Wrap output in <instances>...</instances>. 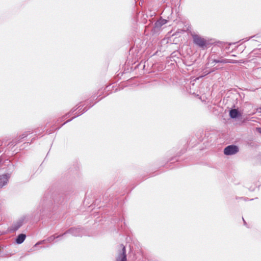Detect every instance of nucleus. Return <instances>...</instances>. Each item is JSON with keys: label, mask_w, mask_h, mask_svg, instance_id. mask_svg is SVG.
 Returning <instances> with one entry per match:
<instances>
[{"label": "nucleus", "mask_w": 261, "mask_h": 261, "mask_svg": "<svg viewBox=\"0 0 261 261\" xmlns=\"http://www.w3.org/2000/svg\"><path fill=\"white\" fill-rule=\"evenodd\" d=\"M194 43L201 48L206 47L207 44V41L205 39L197 35H192Z\"/></svg>", "instance_id": "f257e3e1"}, {"label": "nucleus", "mask_w": 261, "mask_h": 261, "mask_svg": "<svg viewBox=\"0 0 261 261\" xmlns=\"http://www.w3.org/2000/svg\"><path fill=\"white\" fill-rule=\"evenodd\" d=\"M239 151V148L236 145H229L225 148L224 153L225 155H229L234 154Z\"/></svg>", "instance_id": "f03ea898"}, {"label": "nucleus", "mask_w": 261, "mask_h": 261, "mask_svg": "<svg viewBox=\"0 0 261 261\" xmlns=\"http://www.w3.org/2000/svg\"><path fill=\"white\" fill-rule=\"evenodd\" d=\"M120 247L121 251L119 253L117 261H127L125 247L123 245H121Z\"/></svg>", "instance_id": "7ed1b4c3"}, {"label": "nucleus", "mask_w": 261, "mask_h": 261, "mask_svg": "<svg viewBox=\"0 0 261 261\" xmlns=\"http://www.w3.org/2000/svg\"><path fill=\"white\" fill-rule=\"evenodd\" d=\"M9 177L7 175H3L0 176V186L3 187L6 185L8 181Z\"/></svg>", "instance_id": "20e7f679"}, {"label": "nucleus", "mask_w": 261, "mask_h": 261, "mask_svg": "<svg viewBox=\"0 0 261 261\" xmlns=\"http://www.w3.org/2000/svg\"><path fill=\"white\" fill-rule=\"evenodd\" d=\"M241 115V114L237 109H232L229 111V116L232 118H236Z\"/></svg>", "instance_id": "39448f33"}, {"label": "nucleus", "mask_w": 261, "mask_h": 261, "mask_svg": "<svg viewBox=\"0 0 261 261\" xmlns=\"http://www.w3.org/2000/svg\"><path fill=\"white\" fill-rule=\"evenodd\" d=\"M25 234L23 233L20 234L18 236L16 240V242L18 244H21L22 242H23V241L25 239Z\"/></svg>", "instance_id": "423d86ee"}, {"label": "nucleus", "mask_w": 261, "mask_h": 261, "mask_svg": "<svg viewBox=\"0 0 261 261\" xmlns=\"http://www.w3.org/2000/svg\"><path fill=\"white\" fill-rule=\"evenodd\" d=\"M43 242H44V241L38 242V243L35 245V246H36V245H39V244H42Z\"/></svg>", "instance_id": "0eeeda50"}, {"label": "nucleus", "mask_w": 261, "mask_h": 261, "mask_svg": "<svg viewBox=\"0 0 261 261\" xmlns=\"http://www.w3.org/2000/svg\"><path fill=\"white\" fill-rule=\"evenodd\" d=\"M258 132L261 134V128H257Z\"/></svg>", "instance_id": "6e6552de"}]
</instances>
